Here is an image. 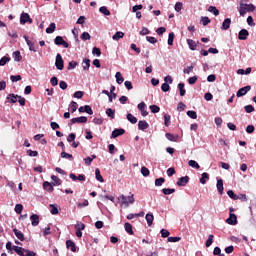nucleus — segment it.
Segmentation results:
<instances>
[{
    "label": "nucleus",
    "mask_w": 256,
    "mask_h": 256,
    "mask_svg": "<svg viewBox=\"0 0 256 256\" xmlns=\"http://www.w3.org/2000/svg\"><path fill=\"white\" fill-rule=\"evenodd\" d=\"M123 37H125V33L118 31L112 36V39L114 41H119V39H123Z\"/></svg>",
    "instance_id": "obj_26"
},
{
    "label": "nucleus",
    "mask_w": 256,
    "mask_h": 256,
    "mask_svg": "<svg viewBox=\"0 0 256 256\" xmlns=\"http://www.w3.org/2000/svg\"><path fill=\"white\" fill-rule=\"evenodd\" d=\"M10 80L12 81V83H17V81H21V75H11Z\"/></svg>",
    "instance_id": "obj_58"
},
{
    "label": "nucleus",
    "mask_w": 256,
    "mask_h": 256,
    "mask_svg": "<svg viewBox=\"0 0 256 256\" xmlns=\"http://www.w3.org/2000/svg\"><path fill=\"white\" fill-rule=\"evenodd\" d=\"M106 115L110 117V119H113L115 117V110L111 108L106 109Z\"/></svg>",
    "instance_id": "obj_47"
},
{
    "label": "nucleus",
    "mask_w": 256,
    "mask_h": 256,
    "mask_svg": "<svg viewBox=\"0 0 256 256\" xmlns=\"http://www.w3.org/2000/svg\"><path fill=\"white\" fill-rule=\"evenodd\" d=\"M188 165H189V167H192L193 169H201V166L195 160H190L188 162Z\"/></svg>",
    "instance_id": "obj_33"
},
{
    "label": "nucleus",
    "mask_w": 256,
    "mask_h": 256,
    "mask_svg": "<svg viewBox=\"0 0 256 256\" xmlns=\"http://www.w3.org/2000/svg\"><path fill=\"white\" fill-rule=\"evenodd\" d=\"M60 157L62 159H73V155L65 152V150L61 152Z\"/></svg>",
    "instance_id": "obj_46"
},
{
    "label": "nucleus",
    "mask_w": 256,
    "mask_h": 256,
    "mask_svg": "<svg viewBox=\"0 0 256 256\" xmlns=\"http://www.w3.org/2000/svg\"><path fill=\"white\" fill-rule=\"evenodd\" d=\"M12 56L14 61H17L18 63L23 59V56H21V52L19 50L13 52Z\"/></svg>",
    "instance_id": "obj_25"
},
{
    "label": "nucleus",
    "mask_w": 256,
    "mask_h": 256,
    "mask_svg": "<svg viewBox=\"0 0 256 256\" xmlns=\"http://www.w3.org/2000/svg\"><path fill=\"white\" fill-rule=\"evenodd\" d=\"M175 11H177V13H179L181 11V9H183V3L182 2H176L175 6H174Z\"/></svg>",
    "instance_id": "obj_59"
},
{
    "label": "nucleus",
    "mask_w": 256,
    "mask_h": 256,
    "mask_svg": "<svg viewBox=\"0 0 256 256\" xmlns=\"http://www.w3.org/2000/svg\"><path fill=\"white\" fill-rule=\"evenodd\" d=\"M253 11H255V5L245 4L243 2L240 3L239 13L241 17H245L247 13H253Z\"/></svg>",
    "instance_id": "obj_1"
},
{
    "label": "nucleus",
    "mask_w": 256,
    "mask_h": 256,
    "mask_svg": "<svg viewBox=\"0 0 256 256\" xmlns=\"http://www.w3.org/2000/svg\"><path fill=\"white\" fill-rule=\"evenodd\" d=\"M201 23L204 27H207V25H209V23H211V19H209V17H207V16H202Z\"/></svg>",
    "instance_id": "obj_38"
},
{
    "label": "nucleus",
    "mask_w": 256,
    "mask_h": 256,
    "mask_svg": "<svg viewBox=\"0 0 256 256\" xmlns=\"http://www.w3.org/2000/svg\"><path fill=\"white\" fill-rule=\"evenodd\" d=\"M11 61V57L4 56L0 59V67H5Z\"/></svg>",
    "instance_id": "obj_30"
},
{
    "label": "nucleus",
    "mask_w": 256,
    "mask_h": 256,
    "mask_svg": "<svg viewBox=\"0 0 256 256\" xmlns=\"http://www.w3.org/2000/svg\"><path fill=\"white\" fill-rule=\"evenodd\" d=\"M55 45H62L65 49H69V44L64 41L61 36H57L54 40Z\"/></svg>",
    "instance_id": "obj_6"
},
{
    "label": "nucleus",
    "mask_w": 256,
    "mask_h": 256,
    "mask_svg": "<svg viewBox=\"0 0 256 256\" xmlns=\"http://www.w3.org/2000/svg\"><path fill=\"white\" fill-rule=\"evenodd\" d=\"M150 173L151 172L149 171V169L147 167L143 166L141 168V174L143 175V177H149Z\"/></svg>",
    "instance_id": "obj_48"
},
{
    "label": "nucleus",
    "mask_w": 256,
    "mask_h": 256,
    "mask_svg": "<svg viewBox=\"0 0 256 256\" xmlns=\"http://www.w3.org/2000/svg\"><path fill=\"white\" fill-rule=\"evenodd\" d=\"M138 129L140 131H145V129H149V123H147V121L145 120H140L138 122Z\"/></svg>",
    "instance_id": "obj_16"
},
{
    "label": "nucleus",
    "mask_w": 256,
    "mask_h": 256,
    "mask_svg": "<svg viewBox=\"0 0 256 256\" xmlns=\"http://www.w3.org/2000/svg\"><path fill=\"white\" fill-rule=\"evenodd\" d=\"M162 193L164 195H172V193H175V188H164L162 189Z\"/></svg>",
    "instance_id": "obj_41"
},
{
    "label": "nucleus",
    "mask_w": 256,
    "mask_h": 256,
    "mask_svg": "<svg viewBox=\"0 0 256 256\" xmlns=\"http://www.w3.org/2000/svg\"><path fill=\"white\" fill-rule=\"evenodd\" d=\"M164 125L165 127H169V125H171V115L169 114L164 115Z\"/></svg>",
    "instance_id": "obj_37"
},
{
    "label": "nucleus",
    "mask_w": 256,
    "mask_h": 256,
    "mask_svg": "<svg viewBox=\"0 0 256 256\" xmlns=\"http://www.w3.org/2000/svg\"><path fill=\"white\" fill-rule=\"evenodd\" d=\"M215 236H213V234H210L208 236V239L206 240V247H211V245H213V239H214Z\"/></svg>",
    "instance_id": "obj_45"
},
{
    "label": "nucleus",
    "mask_w": 256,
    "mask_h": 256,
    "mask_svg": "<svg viewBox=\"0 0 256 256\" xmlns=\"http://www.w3.org/2000/svg\"><path fill=\"white\" fill-rule=\"evenodd\" d=\"M146 108L147 104H145V102H141L138 104V109L139 111H141L142 117H147V115H149V112L146 110Z\"/></svg>",
    "instance_id": "obj_7"
},
{
    "label": "nucleus",
    "mask_w": 256,
    "mask_h": 256,
    "mask_svg": "<svg viewBox=\"0 0 256 256\" xmlns=\"http://www.w3.org/2000/svg\"><path fill=\"white\" fill-rule=\"evenodd\" d=\"M82 41H89L91 39V35L88 32H83L80 36Z\"/></svg>",
    "instance_id": "obj_52"
},
{
    "label": "nucleus",
    "mask_w": 256,
    "mask_h": 256,
    "mask_svg": "<svg viewBox=\"0 0 256 256\" xmlns=\"http://www.w3.org/2000/svg\"><path fill=\"white\" fill-rule=\"evenodd\" d=\"M187 44L191 51H195L197 49V45H199V41H194L193 39H188Z\"/></svg>",
    "instance_id": "obj_12"
},
{
    "label": "nucleus",
    "mask_w": 256,
    "mask_h": 256,
    "mask_svg": "<svg viewBox=\"0 0 256 256\" xmlns=\"http://www.w3.org/2000/svg\"><path fill=\"white\" fill-rule=\"evenodd\" d=\"M227 195H228V197H230V199H233V201H237V194H235V192H233V190H228Z\"/></svg>",
    "instance_id": "obj_53"
},
{
    "label": "nucleus",
    "mask_w": 256,
    "mask_h": 256,
    "mask_svg": "<svg viewBox=\"0 0 256 256\" xmlns=\"http://www.w3.org/2000/svg\"><path fill=\"white\" fill-rule=\"evenodd\" d=\"M247 37H249V31H247V29H242V30L239 31L238 39L240 41L247 40Z\"/></svg>",
    "instance_id": "obj_10"
},
{
    "label": "nucleus",
    "mask_w": 256,
    "mask_h": 256,
    "mask_svg": "<svg viewBox=\"0 0 256 256\" xmlns=\"http://www.w3.org/2000/svg\"><path fill=\"white\" fill-rule=\"evenodd\" d=\"M189 183V176H184L178 179L176 185L178 187H185Z\"/></svg>",
    "instance_id": "obj_9"
},
{
    "label": "nucleus",
    "mask_w": 256,
    "mask_h": 256,
    "mask_svg": "<svg viewBox=\"0 0 256 256\" xmlns=\"http://www.w3.org/2000/svg\"><path fill=\"white\" fill-rule=\"evenodd\" d=\"M216 187H217L218 193H219L220 195H223V191H224V188H223V179H218V180H217Z\"/></svg>",
    "instance_id": "obj_21"
},
{
    "label": "nucleus",
    "mask_w": 256,
    "mask_h": 256,
    "mask_svg": "<svg viewBox=\"0 0 256 256\" xmlns=\"http://www.w3.org/2000/svg\"><path fill=\"white\" fill-rule=\"evenodd\" d=\"M124 229L126 232H128L129 235H135V232H133V225H131V223L126 222L124 224Z\"/></svg>",
    "instance_id": "obj_18"
},
{
    "label": "nucleus",
    "mask_w": 256,
    "mask_h": 256,
    "mask_svg": "<svg viewBox=\"0 0 256 256\" xmlns=\"http://www.w3.org/2000/svg\"><path fill=\"white\" fill-rule=\"evenodd\" d=\"M13 233L17 237V239H19V241H25V234H23L21 230L14 228Z\"/></svg>",
    "instance_id": "obj_13"
},
{
    "label": "nucleus",
    "mask_w": 256,
    "mask_h": 256,
    "mask_svg": "<svg viewBox=\"0 0 256 256\" xmlns=\"http://www.w3.org/2000/svg\"><path fill=\"white\" fill-rule=\"evenodd\" d=\"M186 114L188 115V117H190V119H197V112L193 110H188Z\"/></svg>",
    "instance_id": "obj_49"
},
{
    "label": "nucleus",
    "mask_w": 256,
    "mask_h": 256,
    "mask_svg": "<svg viewBox=\"0 0 256 256\" xmlns=\"http://www.w3.org/2000/svg\"><path fill=\"white\" fill-rule=\"evenodd\" d=\"M84 113H87L88 115H93V109L89 105L84 106Z\"/></svg>",
    "instance_id": "obj_61"
},
{
    "label": "nucleus",
    "mask_w": 256,
    "mask_h": 256,
    "mask_svg": "<svg viewBox=\"0 0 256 256\" xmlns=\"http://www.w3.org/2000/svg\"><path fill=\"white\" fill-rule=\"evenodd\" d=\"M92 54H93V55H96L97 57H101V49L98 48V47H94V48L92 49Z\"/></svg>",
    "instance_id": "obj_60"
},
{
    "label": "nucleus",
    "mask_w": 256,
    "mask_h": 256,
    "mask_svg": "<svg viewBox=\"0 0 256 256\" xmlns=\"http://www.w3.org/2000/svg\"><path fill=\"white\" fill-rule=\"evenodd\" d=\"M178 89L180 91V97H185V93H187V91L185 90V83H179Z\"/></svg>",
    "instance_id": "obj_28"
},
{
    "label": "nucleus",
    "mask_w": 256,
    "mask_h": 256,
    "mask_svg": "<svg viewBox=\"0 0 256 256\" xmlns=\"http://www.w3.org/2000/svg\"><path fill=\"white\" fill-rule=\"evenodd\" d=\"M66 247L67 249H70L72 253H77V245H75V242H73V240H67Z\"/></svg>",
    "instance_id": "obj_11"
},
{
    "label": "nucleus",
    "mask_w": 256,
    "mask_h": 256,
    "mask_svg": "<svg viewBox=\"0 0 256 256\" xmlns=\"http://www.w3.org/2000/svg\"><path fill=\"white\" fill-rule=\"evenodd\" d=\"M149 33H151V31L148 30L147 27H142V30L140 31V35H142V37H144V35H149Z\"/></svg>",
    "instance_id": "obj_63"
},
{
    "label": "nucleus",
    "mask_w": 256,
    "mask_h": 256,
    "mask_svg": "<svg viewBox=\"0 0 256 256\" xmlns=\"http://www.w3.org/2000/svg\"><path fill=\"white\" fill-rule=\"evenodd\" d=\"M95 176H96V180L99 181L100 183L105 182V179H103V176L101 175V170H99V168L95 169Z\"/></svg>",
    "instance_id": "obj_22"
},
{
    "label": "nucleus",
    "mask_w": 256,
    "mask_h": 256,
    "mask_svg": "<svg viewBox=\"0 0 256 256\" xmlns=\"http://www.w3.org/2000/svg\"><path fill=\"white\" fill-rule=\"evenodd\" d=\"M82 67L84 71H89V68L91 67V60L88 58H85L82 62Z\"/></svg>",
    "instance_id": "obj_20"
},
{
    "label": "nucleus",
    "mask_w": 256,
    "mask_h": 256,
    "mask_svg": "<svg viewBox=\"0 0 256 256\" xmlns=\"http://www.w3.org/2000/svg\"><path fill=\"white\" fill-rule=\"evenodd\" d=\"M121 135H125V129L116 128L112 131L111 139H117V137H121Z\"/></svg>",
    "instance_id": "obj_4"
},
{
    "label": "nucleus",
    "mask_w": 256,
    "mask_h": 256,
    "mask_svg": "<svg viewBox=\"0 0 256 256\" xmlns=\"http://www.w3.org/2000/svg\"><path fill=\"white\" fill-rule=\"evenodd\" d=\"M118 201L122 202V205H125V207H129V201H127V196L120 195L118 197Z\"/></svg>",
    "instance_id": "obj_29"
},
{
    "label": "nucleus",
    "mask_w": 256,
    "mask_h": 256,
    "mask_svg": "<svg viewBox=\"0 0 256 256\" xmlns=\"http://www.w3.org/2000/svg\"><path fill=\"white\" fill-rule=\"evenodd\" d=\"M127 119L133 125H135V123H137V117L133 116V114H131V113L127 114Z\"/></svg>",
    "instance_id": "obj_43"
},
{
    "label": "nucleus",
    "mask_w": 256,
    "mask_h": 256,
    "mask_svg": "<svg viewBox=\"0 0 256 256\" xmlns=\"http://www.w3.org/2000/svg\"><path fill=\"white\" fill-rule=\"evenodd\" d=\"M83 95H85V92L83 91H76L73 95V97H75V99H83Z\"/></svg>",
    "instance_id": "obj_55"
},
{
    "label": "nucleus",
    "mask_w": 256,
    "mask_h": 256,
    "mask_svg": "<svg viewBox=\"0 0 256 256\" xmlns=\"http://www.w3.org/2000/svg\"><path fill=\"white\" fill-rule=\"evenodd\" d=\"M30 220H31L32 227H37V225H39V215L32 214L30 216Z\"/></svg>",
    "instance_id": "obj_15"
},
{
    "label": "nucleus",
    "mask_w": 256,
    "mask_h": 256,
    "mask_svg": "<svg viewBox=\"0 0 256 256\" xmlns=\"http://www.w3.org/2000/svg\"><path fill=\"white\" fill-rule=\"evenodd\" d=\"M244 111H245L246 113H253V111H255V107H253V105H246V106L244 107Z\"/></svg>",
    "instance_id": "obj_56"
},
{
    "label": "nucleus",
    "mask_w": 256,
    "mask_h": 256,
    "mask_svg": "<svg viewBox=\"0 0 256 256\" xmlns=\"http://www.w3.org/2000/svg\"><path fill=\"white\" fill-rule=\"evenodd\" d=\"M70 110L72 113H75V111H77V107H79V104H77V102L72 101L69 105Z\"/></svg>",
    "instance_id": "obj_44"
},
{
    "label": "nucleus",
    "mask_w": 256,
    "mask_h": 256,
    "mask_svg": "<svg viewBox=\"0 0 256 256\" xmlns=\"http://www.w3.org/2000/svg\"><path fill=\"white\" fill-rule=\"evenodd\" d=\"M71 123H87V117L86 116H81V117H76L71 119Z\"/></svg>",
    "instance_id": "obj_17"
},
{
    "label": "nucleus",
    "mask_w": 256,
    "mask_h": 256,
    "mask_svg": "<svg viewBox=\"0 0 256 256\" xmlns=\"http://www.w3.org/2000/svg\"><path fill=\"white\" fill-rule=\"evenodd\" d=\"M49 208L51 209L50 210V213L52 215H58L59 214V209H57V206L53 205V204H50L49 205Z\"/></svg>",
    "instance_id": "obj_40"
},
{
    "label": "nucleus",
    "mask_w": 256,
    "mask_h": 256,
    "mask_svg": "<svg viewBox=\"0 0 256 256\" xmlns=\"http://www.w3.org/2000/svg\"><path fill=\"white\" fill-rule=\"evenodd\" d=\"M249 91H251L250 85L242 87L237 91L236 97H243L244 95H247V93H249Z\"/></svg>",
    "instance_id": "obj_5"
},
{
    "label": "nucleus",
    "mask_w": 256,
    "mask_h": 256,
    "mask_svg": "<svg viewBox=\"0 0 256 256\" xmlns=\"http://www.w3.org/2000/svg\"><path fill=\"white\" fill-rule=\"evenodd\" d=\"M55 29H57V26L55 25V23L52 22L49 25V27L46 28V33H48V34L55 33Z\"/></svg>",
    "instance_id": "obj_32"
},
{
    "label": "nucleus",
    "mask_w": 256,
    "mask_h": 256,
    "mask_svg": "<svg viewBox=\"0 0 256 256\" xmlns=\"http://www.w3.org/2000/svg\"><path fill=\"white\" fill-rule=\"evenodd\" d=\"M150 111L151 113H159L161 111V108L157 105H150Z\"/></svg>",
    "instance_id": "obj_51"
},
{
    "label": "nucleus",
    "mask_w": 256,
    "mask_h": 256,
    "mask_svg": "<svg viewBox=\"0 0 256 256\" xmlns=\"http://www.w3.org/2000/svg\"><path fill=\"white\" fill-rule=\"evenodd\" d=\"M55 65L58 71H63V69H65V62L63 61V57L61 56V54L56 55Z\"/></svg>",
    "instance_id": "obj_2"
},
{
    "label": "nucleus",
    "mask_w": 256,
    "mask_h": 256,
    "mask_svg": "<svg viewBox=\"0 0 256 256\" xmlns=\"http://www.w3.org/2000/svg\"><path fill=\"white\" fill-rule=\"evenodd\" d=\"M43 189H45L46 191H49L50 193H53L54 191L53 184H51L50 182H44Z\"/></svg>",
    "instance_id": "obj_24"
},
{
    "label": "nucleus",
    "mask_w": 256,
    "mask_h": 256,
    "mask_svg": "<svg viewBox=\"0 0 256 256\" xmlns=\"http://www.w3.org/2000/svg\"><path fill=\"white\" fill-rule=\"evenodd\" d=\"M8 101H10V103H15L17 101V99H19V95H15V94H9L7 96Z\"/></svg>",
    "instance_id": "obj_35"
},
{
    "label": "nucleus",
    "mask_w": 256,
    "mask_h": 256,
    "mask_svg": "<svg viewBox=\"0 0 256 256\" xmlns=\"http://www.w3.org/2000/svg\"><path fill=\"white\" fill-rule=\"evenodd\" d=\"M163 183H165V178H163V177L157 178L155 180V186L156 187H161V185H163Z\"/></svg>",
    "instance_id": "obj_50"
},
{
    "label": "nucleus",
    "mask_w": 256,
    "mask_h": 256,
    "mask_svg": "<svg viewBox=\"0 0 256 256\" xmlns=\"http://www.w3.org/2000/svg\"><path fill=\"white\" fill-rule=\"evenodd\" d=\"M174 39H175V33H173V32L169 33V35H168V45H170V46L173 45Z\"/></svg>",
    "instance_id": "obj_54"
},
{
    "label": "nucleus",
    "mask_w": 256,
    "mask_h": 256,
    "mask_svg": "<svg viewBox=\"0 0 256 256\" xmlns=\"http://www.w3.org/2000/svg\"><path fill=\"white\" fill-rule=\"evenodd\" d=\"M13 251H15L19 256H25L27 249L19 246H13Z\"/></svg>",
    "instance_id": "obj_14"
},
{
    "label": "nucleus",
    "mask_w": 256,
    "mask_h": 256,
    "mask_svg": "<svg viewBox=\"0 0 256 256\" xmlns=\"http://www.w3.org/2000/svg\"><path fill=\"white\" fill-rule=\"evenodd\" d=\"M205 179H209V173H207V172L202 173V176L200 178V183L202 185H205V183H207V180H205Z\"/></svg>",
    "instance_id": "obj_36"
},
{
    "label": "nucleus",
    "mask_w": 256,
    "mask_h": 256,
    "mask_svg": "<svg viewBox=\"0 0 256 256\" xmlns=\"http://www.w3.org/2000/svg\"><path fill=\"white\" fill-rule=\"evenodd\" d=\"M187 108V106L185 105V103L183 102H179L178 103V107H177V111H185V109Z\"/></svg>",
    "instance_id": "obj_62"
},
{
    "label": "nucleus",
    "mask_w": 256,
    "mask_h": 256,
    "mask_svg": "<svg viewBox=\"0 0 256 256\" xmlns=\"http://www.w3.org/2000/svg\"><path fill=\"white\" fill-rule=\"evenodd\" d=\"M228 225H237V215L234 213H229V218L226 219Z\"/></svg>",
    "instance_id": "obj_8"
},
{
    "label": "nucleus",
    "mask_w": 256,
    "mask_h": 256,
    "mask_svg": "<svg viewBox=\"0 0 256 256\" xmlns=\"http://www.w3.org/2000/svg\"><path fill=\"white\" fill-rule=\"evenodd\" d=\"M208 11H209V13H213V15H215V17H218V15H219V9H217V7H215V6H209Z\"/></svg>",
    "instance_id": "obj_34"
},
{
    "label": "nucleus",
    "mask_w": 256,
    "mask_h": 256,
    "mask_svg": "<svg viewBox=\"0 0 256 256\" xmlns=\"http://www.w3.org/2000/svg\"><path fill=\"white\" fill-rule=\"evenodd\" d=\"M52 179V185L57 186V185H61V179H59V177L52 175L51 176Z\"/></svg>",
    "instance_id": "obj_39"
},
{
    "label": "nucleus",
    "mask_w": 256,
    "mask_h": 256,
    "mask_svg": "<svg viewBox=\"0 0 256 256\" xmlns=\"http://www.w3.org/2000/svg\"><path fill=\"white\" fill-rule=\"evenodd\" d=\"M25 23H33V19L29 16L28 13L23 12L20 16V24L25 25Z\"/></svg>",
    "instance_id": "obj_3"
},
{
    "label": "nucleus",
    "mask_w": 256,
    "mask_h": 256,
    "mask_svg": "<svg viewBox=\"0 0 256 256\" xmlns=\"http://www.w3.org/2000/svg\"><path fill=\"white\" fill-rule=\"evenodd\" d=\"M115 78L118 85H121L123 81H125V78H123V75H121V72H117L115 75Z\"/></svg>",
    "instance_id": "obj_31"
},
{
    "label": "nucleus",
    "mask_w": 256,
    "mask_h": 256,
    "mask_svg": "<svg viewBox=\"0 0 256 256\" xmlns=\"http://www.w3.org/2000/svg\"><path fill=\"white\" fill-rule=\"evenodd\" d=\"M100 13H102V15H105L106 17H109V15H111V11H109V9L106 6H101L99 8Z\"/></svg>",
    "instance_id": "obj_27"
},
{
    "label": "nucleus",
    "mask_w": 256,
    "mask_h": 256,
    "mask_svg": "<svg viewBox=\"0 0 256 256\" xmlns=\"http://www.w3.org/2000/svg\"><path fill=\"white\" fill-rule=\"evenodd\" d=\"M161 89L164 93H167V91H169V89H171V87L169 86V84L163 83L161 86Z\"/></svg>",
    "instance_id": "obj_64"
},
{
    "label": "nucleus",
    "mask_w": 256,
    "mask_h": 256,
    "mask_svg": "<svg viewBox=\"0 0 256 256\" xmlns=\"http://www.w3.org/2000/svg\"><path fill=\"white\" fill-rule=\"evenodd\" d=\"M145 219L147 221L148 227H151V225H153L155 217L153 216V214H146Z\"/></svg>",
    "instance_id": "obj_23"
},
{
    "label": "nucleus",
    "mask_w": 256,
    "mask_h": 256,
    "mask_svg": "<svg viewBox=\"0 0 256 256\" xmlns=\"http://www.w3.org/2000/svg\"><path fill=\"white\" fill-rule=\"evenodd\" d=\"M146 40L148 41V43H151L152 45H155V43H157V38L153 36H146Z\"/></svg>",
    "instance_id": "obj_57"
},
{
    "label": "nucleus",
    "mask_w": 256,
    "mask_h": 256,
    "mask_svg": "<svg viewBox=\"0 0 256 256\" xmlns=\"http://www.w3.org/2000/svg\"><path fill=\"white\" fill-rule=\"evenodd\" d=\"M14 211H15V213H17V215H21V213H23V205L16 204Z\"/></svg>",
    "instance_id": "obj_42"
},
{
    "label": "nucleus",
    "mask_w": 256,
    "mask_h": 256,
    "mask_svg": "<svg viewBox=\"0 0 256 256\" xmlns=\"http://www.w3.org/2000/svg\"><path fill=\"white\" fill-rule=\"evenodd\" d=\"M229 27H231V18H226L222 23L221 29H223L224 31H227Z\"/></svg>",
    "instance_id": "obj_19"
}]
</instances>
